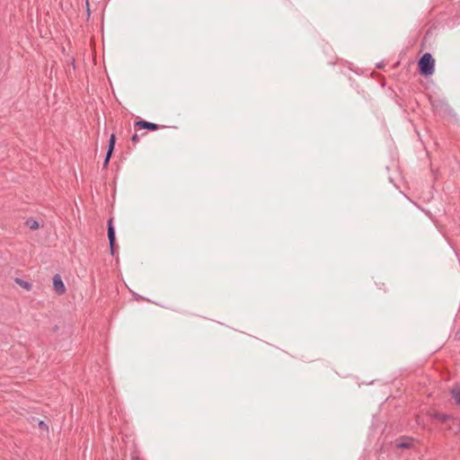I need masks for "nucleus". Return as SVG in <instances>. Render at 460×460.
Instances as JSON below:
<instances>
[{
  "instance_id": "6e6552de",
  "label": "nucleus",
  "mask_w": 460,
  "mask_h": 460,
  "mask_svg": "<svg viewBox=\"0 0 460 460\" xmlns=\"http://www.w3.org/2000/svg\"><path fill=\"white\" fill-rule=\"evenodd\" d=\"M452 395L455 398L456 403L460 404V390L458 388H454L452 390Z\"/></svg>"
},
{
  "instance_id": "0eeeda50",
  "label": "nucleus",
  "mask_w": 460,
  "mask_h": 460,
  "mask_svg": "<svg viewBox=\"0 0 460 460\" xmlns=\"http://www.w3.org/2000/svg\"><path fill=\"white\" fill-rule=\"evenodd\" d=\"M27 226H29L31 229H38L39 228V223L34 219H29L26 222Z\"/></svg>"
},
{
  "instance_id": "7ed1b4c3",
  "label": "nucleus",
  "mask_w": 460,
  "mask_h": 460,
  "mask_svg": "<svg viewBox=\"0 0 460 460\" xmlns=\"http://www.w3.org/2000/svg\"><path fill=\"white\" fill-rule=\"evenodd\" d=\"M137 127H139L140 128L149 129V130H156L159 128V126L157 124L148 122L146 120H138L135 124Z\"/></svg>"
},
{
  "instance_id": "9d476101",
  "label": "nucleus",
  "mask_w": 460,
  "mask_h": 460,
  "mask_svg": "<svg viewBox=\"0 0 460 460\" xmlns=\"http://www.w3.org/2000/svg\"><path fill=\"white\" fill-rule=\"evenodd\" d=\"M40 426L41 428L48 429L47 425H46L43 421H40Z\"/></svg>"
},
{
  "instance_id": "423d86ee",
  "label": "nucleus",
  "mask_w": 460,
  "mask_h": 460,
  "mask_svg": "<svg viewBox=\"0 0 460 460\" xmlns=\"http://www.w3.org/2000/svg\"><path fill=\"white\" fill-rule=\"evenodd\" d=\"M15 282L26 290H30L31 288V285L29 282L24 281L22 279H16Z\"/></svg>"
},
{
  "instance_id": "f03ea898",
  "label": "nucleus",
  "mask_w": 460,
  "mask_h": 460,
  "mask_svg": "<svg viewBox=\"0 0 460 460\" xmlns=\"http://www.w3.org/2000/svg\"><path fill=\"white\" fill-rule=\"evenodd\" d=\"M53 287L58 295H63L66 292V287L59 275L53 278Z\"/></svg>"
},
{
  "instance_id": "f257e3e1",
  "label": "nucleus",
  "mask_w": 460,
  "mask_h": 460,
  "mask_svg": "<svg viewBox=\"0 0 460 460\" xmlns=\"http://www.w3.org/2000/svg\"><path fill=\"white\" fill-rule=\"evenodd\" d=\"M420 71L424 75H431L434 73L435 60L429 53H426L419 61Z\"/></svg>"
},
{
  "instance_id": "9b49d317",
  "label": "nucleus",
  "mask_w": 460,
  "mask_h": 460,
  "mask_svg": "<svg viewBox=\"0 0 460 460\" xmlns=\"http://www.w3.org/2000/svg\"><path fill=\"white\" fill-rule=\"evenodd\" d=\"M134 460H139L138 458H135Z\"/></svg>"
},
{
  "instance_id": "39448f33",
  "label": "nucleus",
  "mask_w": 460,
  "mask_h": 460,
  "mask_svg": "<svg viewBox=\"0 0 460 460\" xmlns=\"http://www.w3.org/2000/svg\"><path fill=\"white\" fill-rule=\"evenodd\" d=\"M108 238L110 242L111 251V254L114 252V244H115V232L111 225V220L109 222V228H108Z\"/></svg>"
},
{
  "instance_id": "1a4fd4ad",
  "label": "nucleus",
  "mask_w": 460,
  "mask_h": 460,
  "mask_svg": "<svg viewBox=\"0 0 460 460\" xmlns=\"http://www.w3.org/2000/svg\"><path fill=\"white\" fill-rule=\"evenodd\" d=\"M132 141L134 143H137L138 142V136L137 134H135L133 137H132Z\"/></svg>"
},
{
  "instance_id": "20e7f679",
  "label": "nucleus",
  "mask_w": 460,
  "mask_h": 460,
  "mask_svg": "<svg viewBox=\"0 0 460 460\" xmlns=\"http://www.w3.org/2000/svg\"><path fill=\"white\" fill-rule=\"evenodd\" d=\"M115 142H116V137L114 134H112L110 137V141H109V150H108V153H107V155L105 157V161H104V166H106L110 161V158L111 156V154L114 150V146H115Z\"/></svg>"
}]
</instances>
